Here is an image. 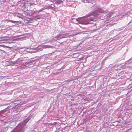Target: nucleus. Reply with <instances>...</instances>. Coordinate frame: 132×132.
Segmentation results:
<instances>
[{
  "instance_id": "7",
  "label": "nucleus",
  "mask_w": 132,
  "mask_h": 132,
  "mask_svg": "<svg viewBox=\"0 0 132 132\" xmlns=\"http://www.w3.org/2000/svg\"><path fill=\"white\" fill-rule=\"evenodd\" d=\"M62 36H63V35H61L60 34H59L56 37H57L58 38H60V39H61L62 38H61V37Z\"/></svg>"
},
{
  "instance_id": "1",
  "label": "nucleus",
  "mask_w": 132,
  "mask_h": 132,
  "mask_svg": "<svg viewBox=\"0 0 132 132\" xmlns=\"http://www.w3.org/2000/svg\"><path fill=\"white\" fill-rule=\"evenodd\" d=\"M73 21L76 24L79 23L81 24L86 25L90 23L89 19L82 18L73 19Z\"/></svg>"
},
{
  "instance_id": "2",
  "label": "nucleus",
  "mask_w": 132,
  "mask_h": 132,
  "mask_svg": "<svg viewBox=\"0 0 132 132\" xmlns=\"http://www.w3.org/2000/svg\"><path fill=\"white\" fill-rule=\"evenodd\" d=\"M77 34L73 35H69L68 34H65L63 35V36L61 37V38H65L68 37L69 36H74L76 35Z\"/></svg>"
},
{
  "instance_id": "10",
  "label": "nucleus",
  "mask_w": 132,
  "mask_h": 132,
  "mask_svg": "<svg viewBox=\"0 0 132 132\" xmlns=\"http://www.w3.org/2000/svg\"><path fill=\"white\" fill-rule=\"evenodd\" d=\"M53 5L52 4H51V5Z\"/></svg>"
},
{
  "instance_id": "3",
  "label": "nucleus",
  "mask_w": 132,
  "mask_h": 132,
  "mask_svg": "<svg viewBox=\"0 0 132 132\" xmlns=\"http://www.w3.org/2000/svg\"><path fill=\"white\" fill-rule=\"evenodd\" d=\"M54 1L55 2V3L59 4H61L62 2V1L61 0H54Z\"/></svg>"
},
{
  "instance_id": "5",
  "label": "nucleus",
  "mask_w": 132,
  "mask_h": 132,
  "mask_svg": "<svg viewBox=\"0 0 132 132\" xmlns=\"http://www.w3.org/2000/svg\"><path fill=\"white\" fill-rule=\"evenodd\" d=\"M8 21L9 22L14 23H17L18 22V21H14L12 20H10Z\"/></svg>"
},
{
  "instance_id": "9",
  "label": "nucleus",
  "mask_w": 132,
  "mask_h": 132,
  "mask_svg": "<svg viewBox=\"0 0 132 132\" xmlns=\"http://www.w3.org/2000/svg\"><path fill=\"white\" fill-rule=\"evenodd\" d=\"M54 7H55V5H54Z\"/></svg>"
},
{
  "instance_id": "4",
  "label": "nucleus",
  "mask_w": 132,
  "mask_h": 132,
  "mask_svg": "<svg viewBox=\"0 0 132 132\" xmlns=\"http://www.w3.org/2000/svg\"><path fill=\"white\" fill-rule=\"evenodd\" d=\"M91 0H81L82 2L84 3L89 2Z\"/></svg>"
},
{
  "instance_id": "8",
  "label": "nucleus",
  "mask_w": 132,
  "mask_h": 132,
  "mask_svg": "<svg viewBox=\"0 0 132 132\" xmlns=\"http://www.w3.org/2000/svg\"><path fill=\"white\" fill-rule=\"evenodd\" d=\"M4 38V37H0V38Z\"/></svg>"
},
{
  "instance_id": "6",
  "label": "nucleus",
  "mask_w": 132,
  "mask_h": 132,
  "mask_svg": "<svg viewBox=\"0 0 132 132\" xmlns=\"http://www.w3.org/2000/svg\"><path fill=\"white\" fill-rule=\"evenodd\" d=\"M92 15V13H89V14H87L86 16V17H89Z\"/></svg>"
}]
</instances>
